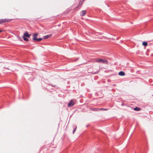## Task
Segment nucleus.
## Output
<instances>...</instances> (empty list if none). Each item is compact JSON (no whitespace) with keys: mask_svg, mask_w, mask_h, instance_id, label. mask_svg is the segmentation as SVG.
<instances>
[{"mask_svg":"<svg viewBox=\"0 0 153 153\" xmlns=\"http://www.w3.org/2000/svg\"><path fill=\"white\" fill-rule=\"evenodd\" d=\"M96 61L97 62H99L100 63H101L104 64H107L108 63V61L104 59H97L96 60Z\"/></svg>","mask_w":153,"mask_h":153,"instance_id":"f257e3e1","label":"nucleus"},{"mask_svg":"<svg viewBox=\"0 0 153 153\" xmlns=\"http://www.w3.org/2000/svg\"><path fill=\"white\" fill-rule=\"evenodd\" d=\"M74 102L73 100H71L69 102L68 105L69 107H72L74 105Z\"/></svg>","mask_w":153,"mask_h":153,"instance_id":"f03ea898","label":"nucleus"},{"mask_svg":"<svg viewBox=\"0 0 153 153\" xmlns=\"http://www.w3.org/2000/svg\"><path fill=\"white\" fill-rule=\"evenodd\" d=\"M38 34L37 33H35L33 34V39L34 41H36V39L37 37L38 36Z\"/></svg>","mask_w":153,"mask_h":153,"instance_id":"7ed1b4c3","label":"nucleus"},{"mask_svg":"<svg viewBox=\"0 0 153 153\" xmlns=\"http://www.w3.org/2000/svg\"><path fill=\"white\" fill-rule=\"evenodd\" d=\"M31 35V34H29L27 32H25L24 34V36L28 38H29Z\"/></svg>","mask_w":153,"mask_h":153,"instance_id":"20e7f679","label":"nucleus"},{"mask_svg":"<svg viewBox=\"0 0 153 153\" xmlns=\"http://www.w3.org/2000/svg\"><path fill=\"white\" fill-rule=\"evenodd\" d=\"M10 20H7L6 19H0V24L2 23L5 22H8Z\"/></svg>","mask_w":153,"mask_h":153,"instance_id":"39448f33","label":"nucleus"},{"mask_svg":"<svg viewBox=\"0 0 153 153\" xmlns=\"http://www.w3.org/2000/svg\"><path fill=\"white\" fill-rule=\"evenodd\" d=\"M86 13V11L85 10H83L80 13V15L81 16H83L85 15Z\"/></svg>","mask_w":153,"mask_h":153,"instance_id":"423d86ee","label":"nucleus"},{"mask_svg":"<svg viewBox=\"0 0 153 153\" xmlns=\"http://www.w3.org/2000/svg\"><path fill=\"white\" fill-rule=\"evenodd\" d=\"M52 36V34H50L49 35H46L45 36H44L43 37L44 39H47L50 38Z\"/></svg>","mask_w":153,"mask_h":153,"instance_id":"0eeeda50","label":"nucleus"},{"mask_svg":"<svg viewBox=\"0 0 153 153\" xmlns=\"http://www.w3.org/2000/svg\"><path fill=\"white\" fill-rule=\"evenodd\" d=\"M119 75L120 76H123L125 75V73L124 72L121 71L119 72Z\"/></svg>","mask_w":153,"mask_h":153,"instance_id":"6e6552de","label":"nucleus"},{"mask_svg":"<svg viewBox=\"0 0 153 153\" xmlns=\"http://www.w3.org/2000/svg\"><path fill=\"white\" fill-rule=\"evenodd\" d=\"M43 39H44L43 37V38H39L38 39L37 38L36 41L37 42H39L40 41Z\"/></svg>","mask_w":153,"mask_h":153,"instance_id":"1a4fd4ad","label":"nucleus"},{"mask_svg":"<svg viewBox=\"0 0 153 153\" xmlns=\"http://www.w3.org/2000/svg\"><path fill=\"white\" fill-rule=\"evenodd\" d=\"M143 45L144 46H146L148 45V43L146 42H144L143 43Z\"/></svg>","mask_w":153,"mask_h":153,"instance_id":"9d476101","label":"nucleus"},{"mask_svg":"<svg viewBox=\"0 0 153 153\" xmlns=\"http://www.w3.org/2000/svg\"><path fill=\"white\" fill-rule=\"evenodd\" d=\"M134 109L136 111H139L140 108L138 107H136L134 108Z\"/></svg>","mask_w":153,"mask_h":153,"instance_id":"9b49d317","label":"nucleus"},{"mask_svg":"<svg viewBox=\"0 0 153 153\" xmlns=\"http://www.w3.org/2000/svg\"><path fill=\"white\" fill-rule=\"evenodd\" d=\"M25 36H23V38L25 41H27L29 40L28 39H27V38L25 37Z\"/></svg>","mask_w":153,"mask_h":153,"instance_id":"f8f14e48","label":"nucleus"},{"mask_svg":"<svg viewBox=\"0 0 153 153\" xmlns=\"http://www.w3.org/2000/svg\"><path fill=\"white\" fill-rule=\"evenodd\" d=\"M76 128H77V127L76 126L75 128L74 129L73 131V134H74V132H75L76 131Z\"/></svg>","mask_w":153,"mask_h":153,"instance_id":"ddd939ff","label":"nucleus"},{"mask_svg":"<svg viewBox=\"0 0 153 153\" xmlns=\"http://www.w3.org/2000/svg\"><path fill=\"white\" fill-rule=\"evenodd\" d=\"M105 110V111H107L108 110V109H107V108H101L100 109V110Z\"/></svg>","mask_w":153,"mask_h":153,"instance_id":"4468645a","label":"nucleus"},{"mask_svg":"<svg viewBox=\"0 0 153 153\" xmlns=\"http://www.w3.org/2000/svg\"><path fill=\"white\" fill-rule=\"evenodd\" d=\"M2 32V31H1V30H0V32Z\"/></svg>","mask_w":153,"mask_h":153,"instance_id":"2eb2a0df","label":"nucleus"}]
</instances>
